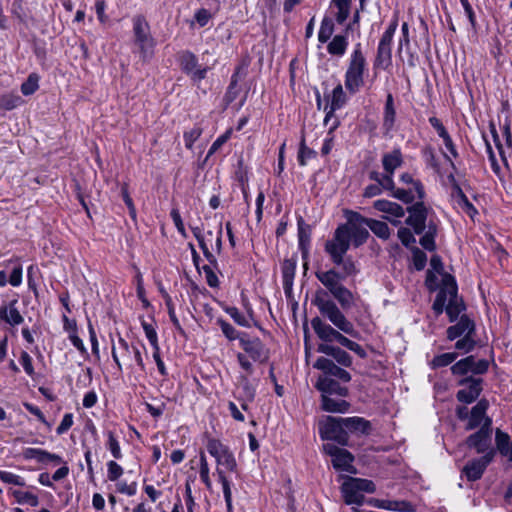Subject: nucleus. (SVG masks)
I'll list each match as a JSON object with an SVG mask.
<instances>
[{
  "label": "nucleus",
  "mask_w": 512,
  "mask_h": 512,
  "mask_svg": "<svg viewBox=\"0 0 512 512\" xmlns=\"http://www.w3.org/2000/svg\"><path fill=\"white\" fill-rule=\"evenodd\" d=\"M202 132H203V129L198 124H196L190 130L185 131L184 135H183L184 142H185V147L187 149H192L193 144L195 143V141H197L199 139V137L201 136Z\"/></svg>",
  "instance_id": "nucleus-51"
},
{
  "label": "nucleus",
  "mask_w": 512,
  "mask_h": 512,
  "mask_svg": "<svg viewBox=\"0 0 512 512\" xmlns=\"http://www.w3.org/2000/svg\"><path fill=\"white\" fill-rule=\"evenodd\" d=\"M456 358H457V353H454V352L443 353V354L435 356L433 358V360L430 362V365L433 369L440 368V367H446V366L452 364Z\"/></svg>",
  "instance_id": "nucleus-47"
},
{
  "label": "nucleus",
  "mask_w": 512,
  "mask_h": 512,
  "mask_svg": "<svg viewBox=\"0 0 512 512\" xmlns=\"http://www.w3.org/2000/svg\"><path fill=\"white\" fill-rule=\"evenodd\" d=\"M298 241L299 248L302 251V254L305 255L309 252L310 243H311V227L303 218L298 219Z\"/></svg>",
  "instance_id": "nucleus-31"
},
{
  "label": "nucleus",
  "mask_w": 512,
  "mask_h": 512,
  "mask_svg": "<svg viewBox=\"0 0 512 512\" xmlns=\"http://www.w3.org/2000/svg\"><path fill=\"white\" fill-rule=\"evenodd\" d=\"M334 32V23L329 18H324L322 20L319 32H318V40L321 43H326Z\"/></svg>",
  "instance_id": "nucleus-48"
},
{
  "label": "nucleus",
  "mask_w": 512,
  "mask_h": 512,
  "mask_svg": "<svg viewBox=\"0 0 512 512\" xmlns=\"http://www.w3.org/2000/svg\"><path fill=\"white\" fill-rule=\"evenodd\" d=\"M457 293V285L455 279L451 275H445L443 278V286L440 288L434 303L432 305L433 310L437 315L446 311L448 295L454 296Z\"/></svg>",
  "instance_id": "nucleus-17"
},
{
  "label": "nucleus",
  "mask_w": 512,
  "mask_h": 512,
  "mask_svg": "<svg viewBox=\"0 0 512 512\" xmlns=\"http://www.w3.org/2000/svg\"><path fill=\"white\" fill-rule=\"evenodd\" d=\"M473 336H474V334H469V335L463 336L461 339H459L455 343V348L458 350H464L465 352L472 351L476 344Z\"/></svg>",
  "instance_id": "nucleus-61"
},
{
  "label": "nucleus",
  "mask_w": 512,
  "mask_h": 512,
  "mask_svg": "<svg viewBox=\"0 0 512 512\" xmlns=\"http://www.w3.org/2000/svg\"><path fill=\"white\" fill-rule=\"evenodd\" d=\"M315 388L321 392V396L337 395L344 398L349 395L347 387L340 385L338 381L328 376H319Z\"/></svg>",
  "instance_id": "nucleus-19"
},
{
  "label": "nucleus",
  "mask_w": 512,
  "mask_h": 512,
  "mask_svg": "<svg viewBox=\"0 0 512 512\" xmlns=\"http://www.w3.org/2000/svg\"><path fill=\"white\" fill-rule=\"evenodd\" d=\"M210 469L204 452H200V468L199 475L201 481L205 484L208 490L212 489V482L210 479Z\"/></svg>",
  "instance_id": "nucleus-46"
},
{
  "label": "nucleus",
  "mask_w": 512,
  "mask_h": 512,
  "mask_svg": "<svg viewBox=\"0 0 512 512\" xmlns=\"http://www.w3.org/2000/svg\"><path fill=\"white\" fill-rule=\"evenodd\" d=\"M472 363V355L460 359L451 367V372L455 376H464L470 373V365Z\"/></svg>",
  "instance_id": "nucleus-49"
},
{
  "label": "nucleus",
  "mask_w": 512,
  "mask_h": 512,
  "mask_svg": "<svg viewBox=\"0 0 512 512\" xmlns=\"http://www.w3.org/2000/svg\"><path fill=\"white\" fill-rule=\"evenodd\" d=\"M458 385L462 388L457 391V400L464 404H471L478 399L483 390V379L472 376L465 377L458 381Z\"/></svg>",
  "instance_id": "nucleus-13"
},
{
  "label": "nucleus",
  "mask_w": 512,
  "mask_h": 512,
  "mask_svg": "<svg viewBox=\"0 0 512 512\" xmlns=\"http://www.w3.org/2000/svg\"><path fill=\"white\" fill-rule=\"evenodd\" d=\"M351 240L346 226L339 225L333 235V238L326 241L325 251L329 254L334 264H339L342 257L345 256L350 248Z\"/></svg>",
  "instance_id": "nucleus-9"
},
{
  "label": "nucleus",
  "mask_w": 512,
  "mask_h": 512,
  "mask_svg": "<svg viewBox=\"0 0 512 512\" xmlns=\"http://www.w3.org/2000/svg\"><path fill=\"white\" fill-rule=\"evenodd\" d=\"M239 343L253 361L265 362L268 359V350L259 338H249L247 334L243 333L239 338Z\"/></svg>",
  "instance_id": "nucleus-15"
},
{
  "label": "nucleus",
  "mask_w": 512,
  "mask_h": 512,
  "mask_svg": "<svg viewBox=\"0 0 512 512\" xmlns=\"http://www.w3.org/2000/svg\"><path fill=\"white\" fill-rule=\"evenodd\" d=\"M17 300L14 299L8 305L0 306V320L11 326H17L23 323L24 318L16 307Z\"/></svg>",
  "instance_id": "nucleus-23"
},
{
  "label": "nucleus",
  "mask_w": 512,
  "mask_h": 512,
  "mask_svg": "<svg viewBox=\"0 0 512 512\" xmlns=\"http://www.w3.org/2000/svg\"><path fill=\"white\" fill-rule=\"evenodd\" d=\"M475 333V324L472 320H470L466 315L460 317V320L457 324L450 326L447 329V338L449 340H454L461 336L474 334Z\"/></svg>",
  "instance_id": "nucleus-21"
},
{
  "label": "nucleus",
  "mask_w": 512,
  "mask_h": 512,
  "mask_svg": "<svg viewBox=\"0 0 512 512\" xmlns=\"http://www.w3.org/2000/svg\"><path fill=\"white\" fill-rule=\"evenodd\" d=\"M409 216L406 219V224L411 226L416 234H422L420 238V245L428 251L435 250V236L437 234V225L430 220L426 224L428 218V208L424 205L422 200H418L407 209Z\"/></svg>",
  "instance_id": "nucleus-2"
},
{
  "label": "nucleus",
  "mask_w": 512,
  "mask_h": 512,
  "mask_svg": "<svg viewBox=\"0 0 512 512\" xmlns=\"http://www.w3.org/2000/svg\"><path fill=\"white\" fill-rule=\"evenodd\" d=\"M311 326L316 335L324 342L336 341L339 333L338 329L333 328L331 325L325 323L319 317H314L311 320Z\"/></svg>",
  "instance_id": "nucleus-22"
},
{
  "label": "nucleus",
  "mask_w": 512,
  "mask_h": 512,
  "mask_svg": "<svg viewBox=\"0 0 512 512\" xmlns=\"http://www.w3.org/2000/svg\"><path fill=\"white\" fill-rule=\"evenodd\" d=\"M345 217L347 219L346 224H342L341 226H346L349 232V238L354 245V247H359L366 243L370 234L368 231V218L362 216L360 213L346 210Z\"/></svg>",
  "instance_id": "nucleus-6"
},
{
  "label": "nucleus",
  "mask_w": 512,
  "mask_h": 512,
  "mask_svg": "<svg viewBox=\"0 0 512 512\" xmlns=\"http://www.w3.org/2000/svg\"><path fill=\"white\" fill-rule=\"evenodd\" d=\"M216 475L218 477V481L222 485L224 499H225L226 506H227V511L232 512V509H233V507H232V491H231L230 481L228 480L223 469L218 468L216 470Z\"/></svg>",
  "instance_id": "nucleus-36"
},
{
  "label": "nucleus",
  "mask_w": 512,
  "mask_h": 512,
  "mask_svg": "<svg viewBox=\"0 0 512 512\" xmlns=\"http://www.w3.org/2000/svg\"><path fill=\"white\" fill-rule=\"evenodd\" d=\"M316 277L334 299L337 300L342 309L348 310L355 305L356 296L343 285L340 272L335 269H330L328 271L317 272Z\"/></svg>",
  "instance_id": "nucleus-4"
},
{
  "label": "nucleus",
  "mask_w": 512,
  "mask_h": 512,
  "mask_svg": "<svg viewBox=\"0 0 512 512\" xmlns=\"http://www.w3.org/2000/svg\"><path fill=\"white\" fill-rule=\"evenodd\" d=\"M281 270L283 289L286 294H289L292 291L293 280L296 270V262L292 259L284 260L282 263Z\"/></svg>",
  "instance_id": "nucleus-30"
},
{
  "label": "nucleus",
  "mask_w": 512,
  "mask_h": 512,
  "mask_svg": "<svg viewBox=\"0 0 512 512\" xmlns=\"http://www.w3.org/2000/svg\"><path fill=\"white\" fill-rule=\"evenodd\" d=\"M392 63V46L378 44L374 67L388 68Z\"/></svg>",
  "instance_id": "nucleus-32"
},
{
  "label": "nucleus",
  "mask_w": 512,
  "mask_h": 512,
  "mask_svg": "<svg viewBox=\"0 0 512 512\" xmlns=\"http://www.w3.org/2000/svg\"><path fill=\"white\" fill-rule=\"evenodd\" d=\"M403 164V155L399 148L385 153L382 157V166L385 172L394 173Z\"/></svg>",
  "instance_id": "nucleus-29"
},
{
  "label": "nucleus",
  "mask_w": 512,
  "mask_h": 512,
  "mask_svg": "<svg viewBox=\"0 0 512 512\" xmlns=\"http://www.w3.org/2000/svg\"><path fill=\"white\" fill-rule=\"evenodd\" d=\"M464 308V304L461 300L458 299L457 293L454 294V296L448 295L446 313L449 316L451 322L458 318Z\"/></svg>",
  "instance_id": "nucleus-35"
},
{
  "label": "nucleus",
  "mask_w": 512,
  "mask_h": 512,
  "mask_svg": "<svg viewBox=\"0 0 512 512\" xmlns=\"http://www.w3.org/2000/svg\"><path fill=\"white\" fill-rule=\"evenodd\" d=\"M341 417L328 416L326 422L320 429L322 439L333 440L342 446H346L349 441V436L346 427Z\"/></svg>",
  "instance_id": "nucleus-12"
},
{
  "label": "nucleus",
  "mask_w": 512,
  "mask_h": 512,
  "mask_svg": "<svg viewBox=\"0 0 512 512\" xmlns=\"http://www.w3.org/2000/svg\"><path fill=\"white\" fill-rule=\"evenodd\" d=\"M39 77L36 74H30L25 82L21 85V92L23 95L33 94L39 87Z\"/></svg>",
  "instance_id": "nucleus-54"
},
{
  "label": "nucleus",
  "mask_w": 512,
  "mask_h": 512,
  "mask_svg": "<svg viewBox=\"0 0 512 512\" xmlns=\"http://www.w3.org/2000/svg\"><path fill=\"white\" fill-rule=\"evenodd\" d=\"M141 326L152 348H156V346H159L158 336L154 325L152 323H148L144 319H141Z\"/></svg>",
  "instance_id": "nucleus-55"
},
{
  "label": "nucleus",
  "mask_w": 512,
  "mask_h": 512,
  "mask_svg": "<svg viewBox=\"0 0 512 512\" xmlns=\"http://www.w3.org/2000/svg\"><path fill=\"white\" fill-rule=\"evenodd\" d=\"M422 153H423V157L426 161V164L438 172L440 169V166H439V163H438V160L436 158L433 148L426 147L423 149Z\"/></svg>",
  "instance_id": "nucleus-64"
},
{
  "label": "nucleus",
  "mask_w": 512,
  "mask_h": 512,
  "mask_svg": "<svg viewBox=\"0 0 512 512\" xmlns=\"http://www.w3.org/2000/svg\"><path fill=\"white\" fill-rule=\"evenodd\" d=\"M328 98L330 99V103L326 106L335 111L341 109L347 102V96L341 84H338L333 89L331 96H328Z\"/></svg>",
  "instance_id": "nucleus-38"
},
{
  "label": "nucleus",
  "mask_w": 512,
  "mask_h": 512,
  "mask_svg": "<svg viewBox=\"0 0 512 512\" xmlns=\"http://www.w3.org/2000/svg\"><path fill=\"white\" fill-rule=\"evenodd\" d=\"M399 181L406 187L397 188L393 193L394 198L406 204L413 203L416 200H423L425 191L419 180L414 179L410 173L405 172L401 174Z\"/></svg>",
  "instance_id": "nucleus-7"
},
{
  "label": "nucleus",
  "mask_w": 512,
  "mask_h": 512,
  "mask_svg": "<svg viewBox=\"0 0 512 512\" xmlns=\"http://www.w3.org/2000/svg\"><path fill=\"white\" fill-rule=\"evenodd\" d=\"M373 207L383 213H386L392 217L400 218L405 215L404 208L396 203L385 199H379L374 201Z\"/></svg>",
  "instance_id": "nucleus-28"
},
{
  "label": "nucleus",
  "mask_w": 512,
  "mask_h": 512,
  "mask_svg": "<svg viewBox=\"0 0 512 512\" xmlns=\"http://www.w3.org/2000/svg\"><path fill=\"white\" fill-rule=\"evenodd\" d=\"M0 480L6 484L16 485V486H25V479L17 474H14L9 471L0 470Z\"/></svg>",
  "instance_id": "nucleus-52"
},
{
  "label": "nucleus",
  "mask_w": 512,
  "mask_h": 512,
  "mask_svg": "<svg viewBox=\"0 0 512 512\" xmlns=\"http://www.w3.org/2000/svg\"><path fill=\"white\" fill-rule=\"evenodd\" d=\"M106 436H107L106 446L110 450L112 456L115 459L122 458V452H121L120 444H119V441L116 438L114 432L109 430V431L106 432Z\"/></svg>",
  "instance_id": "nucleus-50"
},
{
  "label": "nucleus",
  "mask_w": 512,
  "mask_h": 512,
  "mask_svg": "<svg viewBox=\"0 0 512 512\" xmlns=\"http://www.w3.org/2000/svg\"><path fill=\"white\" fill-rule=\"evenodd\" d=\"M342 267V272L340 273L342 276V281L348 277H352L358 274L359 269L351 257H342V261L337 264Z\"/></svg>",
  "instance_id": "nucleus-43"
},
{
  "label": "nucleus",
  "mask_w": 512,
  "mask_h": 512,
  "mask_svg": "<svg viewBox=\"0 0 512 512\" xmlns=\"http://www.w3.org/2000/svg\"><path fill=\"white\" fill-rule=\"evenodd\" d=\"M191 230H192L194 237L198 241L199 247L201 248V250L204 254V257L207 259L210 266L216 267V265H217L216 257L211 253V251L208 248L202 228L199 226H195V227H191Z\"/></svg>",
  "instance_id": "nucleus-33"
},
{
  "label": "nucleus",
  "mask_w": 512,
  "mask_h": 512,
  "mask_svg": "<svg viewBox=\"0 0 512 512\" xmlns=\"http://www.w3.org/2000/svg\"><path fill=\"white\" fill-rule=\"evenodd\" d=\"M492 420L490 418L485 419V422L480 429L471 434L466 444L469 448H474L477 453L487 454L489 451H495L491 447V433H492Z\"/></svg>",
  "instance_id": "nucleus-11"
},
{
  "label": "nucleus",
  "mask_w": 512,
  "mask_h": 512,
  "mask_svg": "<svg viewBox=\"0 0 512 512\" xmlns=\"http://www.w3.org/2000/svg\"><path fill=\"white\" fill-rule=\"evenodd\" d=\"M314 304L317 306L320 314L339 330L336 341L347 349L351 348L354 341L344 336L341 332L355 337L357 331L353 323L346 318L337 304L327 297L318 294L314 300Z\"/></svg>",
  "instance_id": "nucleus-1"
},
{
  "label": "nucleus",
  "mask_w": 512,
  "mask_h": 512,
  "mask_svg": "<svg viewBox=\"0 0 512 512\" xmlns=\"http://www.w3.org/2000/svg\"><path fill=\"white\" fill-rule=\"evenodd\" d=\"M206 449L211 456H213L217 463V468L225 467L230 472H235L237 469V462L230 451L229 447L224 445L220 440L215 438H208L206 442Z\"/></svg>",
  "instance_id": "nucleus-10"
},
{
  "label": "nucleus",
  "mask_w": 512,
  "mask_h": 512,
  "mask_svg": "<svg viewBox=\"0 0 512 512\" xmlns=\"http://www.w3.org/2000/svg\"><path fill=\"white\" fill-rule=\"evenodd\" d=\"M455 192H456V202L458 204V206L466 213L468 214L471 218L474 217V215L477 214V210L476 208L473 206V204L469 201V199L467 198V196L464 194V192L462 191V189L458 186V185H455Z\"/></svg>",
  "instance_id": "nucleus-39"
},
{
  "label": "nucleus",
  "mask_w": 512,
  "mask_h": 512,
  "mask_svg": "<svg viewBox=\"0 0 512 512\" xmlns=\"http://www.w3.org/2000/svg\"><path fill=\"white\" fill-rule=\"evenodd\" d=\"M397 26H398V21H397V19H394L389 24V26L387 27V29L385 30L383 35L381 36L379 44L392 46V41H393L394 34L396 32Z\"/></svg>",
  "instance_id": "nucleus-60"
},
{
  "label": "nucleus",
  "mask_w": 512,
  "mask_h": 512,
  "mask_svg": "<svg viewBox=\"0 0 512 512\" xmlns=\"http://www.w3.org/2000/svg\"><path fill=\"white\" fill-rule=\"evenodd\" d=\"M107 468V477L110 481L118 480L123 474V468L113 460L107 463Z\"/></svg>",
  "instance_id": "nucleus-63"
},
{
  "label": "nucleus",
  "mask_w": 512,
  "mask_h": 512,
  "mask_svg": "<svg viewBox=\"0 0 512 512\" xmlns=\"http://www.w3.org/2000/svg\"><path fill=\"white\" fill-rule=\"evenodd\" d=\"M111 353L119 371H122V364L119 356L128 363L129 367H132V361L134 360L139 369L143 372L145 371V363L140 350L135 346L130 347L128 342L122 337H119L117 345H112Z\"/></svg>",
  "instance_id": "nucleus-8"
},
{
  "label": "nucleus",
  "mask_w": 512,
  "mask_h": 512,
  "mask_svg": "<svg viewBox=\"0 0 512 512\" xmlns=\"http://www.w3.org/2000/svg\"><path fill=\"white\" fill-rule=\"evenodd\" d=\"M368 228L380 239L387 240L391 235L389 226L376 219L368 218Z\"/></svg>",
  "instance_id": "nucleus-40"
},
{
  "label": "nucleus",
  "mask_w": 512,
  "mask_h": 512,
  "mask_svg": "<svg viewBox=\"0 0 512 512\" xmlns=\"http://www.w3.org/2000/svg\"><path fill=\"white\" fill-rule=\"evenodd\" d=\"M248 317L243 315L236 307H229L226 312L240 326L250 327V319H252V310L247 307Z\"/></svg>",
  "instance_id": "nucleus-42"
},
{
  "label": "nucleus",
  "mask_w": 512,
  "mask_h": 512,
  "mask_svg": "<svg viewBox=\"0 0 512 512\" xmlns=\"http://www.w3.org/2000/svg\"><path fill=\"white\" fill-rule=\"evenodd\" d=\"M368 72V64L361 43H357L352 51L344 75V84L347 91L356 94L364 85V77Z\"/></svg>",
  "instance_id": "nucleus-3"
},
{
  "label": "nucleus",
  "mask_w": 512,
  "mask_h": 512,
  "mask_svg": "<svg viewBox=\"0 0 512 512\" xmlns=\"http://www.w3.org/2000/svg\"><path fill=\"white\" fill-rule=\"evenodd\" d=\"M181 70L187 74L192 81L199 82L206 77L208 68L198 63L195 54L190 51L183 52L179 57Z\"/></svg>",
  "instance_id": "nucleus-14"
},
{
  "label": "nucleus",
  "mask_w": 512,
  "mask_h": 512,
  "mask_svg": "<svg viewBox=\"0 0 512 512\" xmlns=\"http://www.w3.org/2000/svg\"><path fill=\"white\" fill-rule=\"evenodd\" d=\"M470 366V373L475 375H482L488 371L489 361L486 359L476 360V358L472 355V363Z\"/></svg>",
  "instance_id": "nucleus-58"
},
{
  "label": "nucleus",
  "mask_w": 512,
  "mask_h": 512,
  "mask_svg": "<svg viewBox=\"0 0 512 512\" xmlns=\"http://www.w3.org/2000/svg\"><path fill=\"white\" fill-rule=\"evenodd\" d=\"M352 0H332L331 4L337 8L336 21L343 24L350 15Z\"/></svg>",
  "instance_id": "nucleus-41"
},
{
  "label": "nucleus",
  "mask_w": 512,
  "mask_h": 512,
  "mask_svg": "<svg viewBox=\"0 0 512 512\" xmlns=\"http://www.w3.org/2000/svg\"><path fill=\"white\" fill-rule=\"evenodd\" d=\"M354 482L348 478L341 487L344 500L347 504L361 505L364 501V495L356 489Z\"/></svg>",
  "instance_id": "nucleus-27"
},
{
  "label": "nucleus",
  "mask_w": 512,
  "mask_h": 512,
  "mask_svg": "<svg viewBox=\"0 0 512 512\" xmlns=\"http://www.w3.org/2000/svg\"><path fill=\"white\" fill-rule=\"evenodd\" d=\"M489 407V402L487 399H480L477 404L471 409L469 420L466 425V430H473L480 425L482 426L485 422L487 409Z\"/></svg>",
  "instance_id": "nucleus-20"
},
{
  "label": "nucleus",
  "mask_w": 512,
  "mask_h": 512,
  "mask_svg": "<svg viewBox=\"0 0 512 512\" xmlns=\"http://www.w3.org/2000/svg\"><path fill=\"white\" fill-rule=\"evenodd\" d=\"M348 47L347 37L344 35H336L327 45V51L331 55L343 56Z\"/></svg>",
  "instance_id": "nucleus-34"
},
{
  "label": "nucleus",
  "mask_w": 512,
  "mask_h": 512,
  "mask_svg": "<svg viewBox=\"0 0 512 512\" xmlns=\"http://www.w3.org/2000/svg\"><path fill=\"white\" fill-rule=\"evenodd\" d=\"M11 493L19 504H29L33 507H36L39 504L38 497L31 492L13 490Z\"/></svg>",
  "instance_id": "nucleus-45"
},
{
  "label": "nucleus",
  "mask_w": 512,
  "mask_h": 512,
  "mask_svg": "<svg viewBox=\"0 0 512 512\" xmlns=\"http://www.w3.org/2000/svg\"><path fill=\"white\" fill-rule=\"evenodd\" d=\"M388 510L389 511H397V512H415V507L409 501H405V500L391 501L390 500Z\"/></svg>",
  "instance_id": "nucleus-57"
},
{
  "label": "nucleus",
  "mask_w": 512,
  "mask_h": 512,
  "mask_svg": "<svg viewBox=\"0 0 512 512\" xmlns=\"http://www.w3.org/2000/svg\"><path fill=\"white\" fill-rule=\"evenodd\" d=\"M395 116L396 112L393 103V96L392 94H388L384 109V126L388 129L392 128L395 122Z\"/></svg>",
  "instance_id": "nucleus-44"
},
{
  "label": "nucleus",
  "mask_w": 512,
  "mask_h": 512,
  "mask_svg": "<svg viewBox=\"0 0 512 512\" xmlns=\"http://www.w3.org/2000/svg\"><path fill=\"white\" fill-rule=\"evenodd\" d=\"M341 422H343L346 430L360 432L363 435H369L372 429L370 421L358 416L343 418Z\"/></svg>",
  "instance_id": "nucleus-24"
},
{
  "label": "nucleus",
  "mask_w": 512,
  "mask_h": 512,
  "mask_svg": "<svg viewBox=\"0 0 512 512\" xmlns=\"http://www.w3.org/2000/svg\"><path fill=\"white\" fill-rule=\"evenodd\" d=\"M218 324L220 325L221 327V330L223 332V334L229 339V340H235V339H238L240 337H242V334H239L237 332V330L231 325L229 324L228 322H226L225 320L223 319H219L218 320Z\"/></svg>",
  "instance_id": "nucleus-62"
},
{
  "label": "nucleus",
  "mask_w": 512,
  "mask_h": 512,
  "mask_svg": "<svg viewBox=\"0 0 512 512\" xmlns=\"http://www.w3.org/2000/svg\"><path fill=\"white\" fill-rule=\"evenodd\" d=\"M22 103V98L19 95L8 94L0 98V108L5 110H12Z\"/></svg>",
  "instance_id": "nucleus-53"
},
{
  "label": "nucleus",
  "mask_w": 512,
  "mask_h": 512,
  "mask_svg": "<svg viewBox=\"0 0 512 512\" xmlns=\"http://www.w3.org/2000/svg\"><path fill=\"white\" fill-rule=\"evenodd\" d=\"M350 478L356 485L355 486L356 489H358L361 493L362 492L374 493L376 491V486L373 481L368 480V479H362V478H352V477H350Z\"/></svg>",
  "instance_id": "nucleus-59"
},
{
  "label": "nucleus",
  "mask_w": 512,
  "mask_h": 512,
  "mask_svg": "<svg viewBox=\"0 0 512 512\" xmlns=\"http://www.w3.org/2000/svg\"><path fill=\"white\" fill-rule=\"evenodd\" d=\"M350 403L344 399H334L331 396H321L322 410L330 413H346L350 409Z\"/></svg>",
  "instance_id": "nucleus-25"
},
{
  "label": "nucleus",
  "mask_w": 512,
  "mask_h": 512,
  "mask_svg": "<svg viewBox=\"0 0 512 512\" xmlns=\"http://www.w3.org/2000/svg\"><path fill=\"white\" fill-rule=\"evenodd\" d=\"M353 460V455L348 450L342 449V451L332 459V464L337 470L349 471L352 467Z\"/></svg>",
  "instance_id": "nucleus-37"
},
{
  "label": "nucleus",
  "mask_w": 512,
  "mask_h": 512,
  "mask_svg": "<svg viewBox=\"0 0 512 512\" xmlns=\"http://www.w3.org/2000/svg\"><path fill=\"white\" fill-rule=\"evenodd\" d=\"M132 22L134 42L139 49L140 57L143 61H148L152 58L156 45L150 32V25L142 15L133 17Z\"/></svg>",
  "instance_id": "nucleus-5"
},
{
  "label": "nucleus",
  "mask_w": 512,
  "mask_h": 512,
  "mask_svg": "<svg viewBox=\"0 0 512 512\" xmlns=\"http://www.w3.org/2000/svg\"><path fill=\"white\" fill-rule=\"evenodd\" d=\"M495 444L497 451L512 462V440L508 433L500 429L495 432Z\"/></svg>",
  "instance_id": "nucleus-26"
},
{
  "label": "nucleus",
  "mask_w": 512,
  "mask_h": 512,
  "mask_svg": "<svg viewBox=\"0 0 512 512\" xmlns=\"http://www.w3.org/2000/svg\"><path fill=\"white\" fill-rule=\"evenodd\" d=\"M313 367L321 370L324 373L323 376L335 377L344 383L350 382L352 378L347 370L337 366L332 360L325 357H319Z\"/></svg>",
  "instance_id": "nucleus-18"
},
{
  "label": "nucleus",
  "mask_w": 512,
  "mask_h": 512,
  "mask_svg": "<svg viewBox=\"0 0 512 512\" xmlns=\"http://www.w3.org/2000/svg\"><path fill=\"white\" fill-rule=\"evenodd\" d=\"M316 152L310 148H308L305 144V139L302 137L300 148L298 152V162L301 166L306 165L307 161L313 157H315Z\"/></svg>",
  "instance_id": "nucleus-56"
},
{
  "label": "nucleus",
  "mask_w": 512,
  "mask_h": 512,
  "mask_svg": "<svg viewBox=\"0 0 512 512\" xmlns=\"http://www.w3.org/2000/svg\"><path fill=\"white\" fill-rule=\"evenodd\" d=\"M496 451H489L487 454L480 458L469 461L462 470V473L469 481H476L480 479L485 472L487 466L492 462Z\"/></svg>",
  "instance_id": "nucleus-16"
}]
</instances>
